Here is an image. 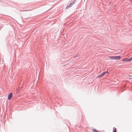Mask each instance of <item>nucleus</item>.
Returning a JSON list of instances; mask_svg holds the SVG:
<instances>
[{"instance_id":"f257e3e1","label":"nucleus","mask_w":132,"mask_h":132,"mask_svg":"<svg viewBox=\"0 0 132 132\" xmlns=\"http://www.w3.org/2000/svg\"><path fill=\"white\" fill-rule=\"evenodd\" d=\"M109 58L111 60H119L121 59V56H109Z\"/></svg>"},{"instance_id":"7ed1b4c3","label":"nucleus","mask_w":132,"mask_h":132,"mask_svg":"<svg viewBox=\"0 0 132 132\" xmlns=\"http://www.w3.org/2000/svg\"><path fill=\"white\" fill-rule=\"evenodd\" d=\"M132 60V57L129 58H125L123 60V61L125 62H128Z\"/></svg>"},{"instance_id":"39448f33","label":"nucleus","mask_w":132,"mask_h":132,"mask_svg":"<svg viewBox=\"0 0 132 132\" xmlns=\"http://www.w3.org/2000/svg\"><path fill=\"white\" fill-rule=\"evenodd\" d=\"M12 93H10L9 95L8 96V100H10L12 97Z\"/></svg>"},{"instance_id":"0eeeda50","label":"nucleus","mask_w":132,"mask_h":132,"mask_svg":"<svg viewBox=\"0 0 132 132\" xmlns=\"http://www.w3.org/2000/svg\"><path fill=\"white\" fill-rule=\"evenodd\" d=\"M113 132H116V131H113Z\"/></svg>"},{"instance_id":"20e7f679","label":"nucleus","mask_w":132,"mask_h":132,"mask_svg":"<svg viewBox=\"0 0 132 132\" xmlns=\"http://www.w3.org/2000/svg\"><path fill=\"white\" fill-rule=\"evenodd\" d=\"M76 0H75L74 1H73L72 3H71L70 5L67 6V8H68L71 6L73 5L76 1Z\"/></svg>"},{"instance_id":"f03ea898","label":"nucleus","mask_w":132,"mask_h":132,"mask_svg":"<svg viewBox=\"0 0 132 132\" xmlns=\"http://www.w3.org/2000/svg\"><path fill=\"white\" fill-rule=\"evenodd\" d=\"M108 73L109 72H108V71H105L104 72H103L99 76H97V78H101L104 75Z\"/></svg>"},{"instance_id":"423d86ee","label":"nucleus","mask_w":132,"mask_h":132,"mask_svg":"<svg viewBox=\"0 0 132 132\" xmlns=\"http://www.w3.org/2000/svg\"><path fill=\"white\" fill-rule=\"evenodd\" d=\"M93 132H98V131L96 129H94L92 130Z\"/></svg>"}]
</instances>
